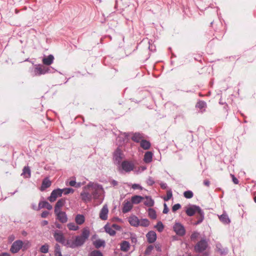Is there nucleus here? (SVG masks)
Listing matches in <instances>:
<instances>
[{
	"instance_id": "e433bc0d",
	"label": "nucleus",
	"mask_w": 256,
	"mask_h": 256,
	"mask_svg": "<svg viewBox=\"0 0 256 256\" xmlns=\"http://www.w3.org/2000/svg\"><path fill=\"white\" fill-rule=\"evenodd\" d=\"M54 256H62L60 250V247L58 244H56L54 248Z\"/></svg>"
},
{
	"instance_id": "ddd939ff",
	"label": "nucleus",
	"mask_w": 256,
	"mask_h": 256,
	"mask_svg": "<svg viewBox=\"0 0 256 256\" xmlns=\"http://www.w3.org/2000/svg\"><path fill=\"white\" fill-rule=\"evenodd\" d=\"M108 207L106 204H104L101 209L100 212V218L102 220H106L108 219Z\"/></svg>"
},
{
	"instance_id": "680f3d73",
	"label": "nucleus",
	"mask_w": 256,
	"mask_h": 256,
	"mask_svg": "<svg viewBox=\"0 0 256 256\" xmlns=\"http://www.w3.org/2000/svg\"><path fill=\"white\" fill-rule=\"evenodd\" d=\"M160 186L162 189H166L167 187V185L166 183H162L160 184Z\"/></svg>"
},
{
	"instance_id": "864d4df0",
	"label": "nucleus",
	"mask_w": 256,
	"mask_h": 256,
	"mask_svg": "<svg viewBox=\"0 0 256 256\" xmlns=\"http://www.w3.org/2000/svg\"><path fill=\"white\" fill-rule=\"evenodd\" d=\"M111 226H112V228L114 230H120L121 229L120 226L116 224H112Z\"/></svg>"
},
{
	"instance_id": "393cba45",
	"label": "nucleus",
	"mask_w": 256,
	"mask_h": 256,
	"mask_svg": "<svg viewBox=\"0 0 256 256\" xmlns=\"http://www.w3.org/2000/svg\"><path fill=\"white\" fill-rule=\"evenodd\" d=\"M219 218L220 220L224 224H228L230 222V220L228 216L226 214H223L219 216Z\"/></svg>"
},
{
	"instance_id": "774afa93",
	"label": "nucleus",
	"mask_w": 256,
	"mask_h": 256,
	"mask_svg": "<svg viewBox=\"0 0 256 256\" xmlns=\"http://www.w3.org/2000/svg\"><path fill=\"white\" fill-rule=\"evenodd\" d=\"M82 186V184L80 182H78V183H76V188H79L80 187V186Z\"/></svg>"
},
{
	"instance_id": "8fccbe9b",
	"label": "nucleus",
	"mask_w": 256,
	"mask_h": 256,
	"mask_svg": "<svg viewBox=\"0 0 256 256\" xmlns=\"http://www.w3.org/2000/svg\"><path fill=\"white\" fill-rule=\"evenodd\" d=\"M181 208V206L179 204H175L172 208V210L175 212L177 210H179Z\"/></svg>"
},
{
	"instance_id": "4c0bfd02",
	"label": "nucleus",
	"mask_w": 256,
	"mask_h": 256,
	"mask_svg": "<svg viewBox=\"0 0 256 256\" xmlns=\"http://www.w3.org/2000/svg\"><path fill=\"white\" fill-rule=\"evenodd\" d=\"M49 246L48 244L42 245L40 248V252L42 253L46 254L48 252Z\"/></svg>"
},
{
	"instance_id": "c85d7f7f",
	"label": "nucleus",
	"mask_w": 256,
	"mask_h": 256,
	"mask_svg": "<svg viewBox=\"0 0 256 256\" xmlns=\"http://www.w3.org/2000/svg\"><path fill=\"white\" fill-rule=\"evenodd\" d=\"M93 244L96 248H98L101 246H104L105 245V242L104 240L98 239L93 242Z\"/></svg>"
},
{
	"instance_id": "69168bd1",
	"label": "nucleus",
	"mask_w": 256,
	"mask_h": 256,
	"mask_svg": "<svg viewBox=\"0 0 256 256\" xmlns=\"http://www.w3.org/2000/svg\"><path fill=\"white\" fill-rule=\"evenodd\" d=\"M0 256H10V255L8 252H2L0 254Z\"/></svg>"
},
{
	"instance_id": "39448f33",
	"label": "nucleus",
	"mask_w": 256,
	"mask_h": 256,
	"mask_svg": "<svg viewBox=\"0 0 256 256\" xmlns=\"http://www.w3.org/2000/svg\"><path fill=\"white\" fill-rule=\"evenodd\" d=\"M86 240L81 237L80 236H76L75 240L71 244L68 242H67V245L70 246L72 248H74L76 247L80 246L84 244Z\"/></svg>"
},
{
	"instance_id": "f704fd0d",
	"label": "nucleus",
	"mask_w": 256,
	"mask_h": 256,
	"mask_svg": "<svg viewBox=\"0 0 256 256\" xmlns=\"http://www.w3.org/2000/svg\"><path fill=\"white\" fill-rule=\"evenodd\" d=\"M22 174L26 176V178H30V170L28 166H24V168Z\"/></svg>"
},
{
	"instance_id": "b1692460",
	"label": "nucleus",
	"mask_w": 256,
	"mask_h": 256,
	"mask_svg": "<svg viewBox=\"0 0 256 256\" xmlns=\"http://www.w3.org/2000/svg\"><path fill=\"white\" fill-rule=\"evenodd\" d=\"M130 248V243L126 240L123 241L120 244V250L124 252L128 251Z\"/></svg>"
},
{
	"instance_id": "473e14b6",
	"label": "nucleus",
	"mask_w": 256,
	"mask_h": 256,
	"mask_svg": "<svg viewBox=\"0 0 256 256\" xmlns=\"http://www.w3.org/2000/svg\"><path fill=\"white\" fill-rule=\"evenodd\" d=\"M51 185V182L47 178H45L44 180L42 182V185L41 186V190H44L46 188H49Z\"/></svg>"
},
{
	"instance_id": "2eb2a0df",
	"label": "nucleus",
	"mask_w": 256,
	"mask_h": 256,
	"mask_svg": "<svg viewBox=\"0 0 256 256\" xmlns=\"http://www.w3.org/2000/svg\"><path fill=\"white\" fill-rule=\"evenodd\" d=\"M148 241L149 243L154 242L156 239V233L154 231L149 232L146 235Z\"/></svg>"
},
{
	"instance_id": "c9c22d12",
	"label": "nucleus",
	"mask_w": 256,
	"mask_h": 256,
	"mask_svg": "<svg viewBox=\"0 0 256 256\" xmlns=\"http://www.w3.org/2000/svg\"><path fill=\"white\" fill-rule=\"evenodd\" d=\"M67 227L70 230H77L79 227L74 222H70L67 224Z\"/></svg>"
},
{
	"instance_id": "4be33fe9",
	"label": "nucleus",
	"mask_w": 256,
	"mask_h": 256,
	"mask_svg": "<svg viewBox=\"0 0 256 256\" xmlns=\"http://www.w3.org/2000/svg\"><path fill=\"white\" fill-rule=\"evenodd\" d=\"M144 200V197L140 196H134L132 197L131 202L132 204H138Z\"/></svg>"
},
{
	"instance_id": "bf43d9fd",
	"label": "nucleus",
	"mask_w": 256,
	"mask_h": 256,
	"mask_svg": "<svg viewBox=\"0 0 256 256\" xmlns=\"http://www.w3.org/2000/svg\"><path fill=\"white\" fill-rule=\"evenodd\" d=\"M146 169V166H141L138 168V171L140 172Z\"/></svg>"
},
{
	"instance_id": "3c124183",
	"label": "nucleus",
	"mask_w": 256,
	"mask_h": 256,
	"mask_svg": "<svg viewBox=\"0 0 256 256\" xmlns=\"http://www.w3.org/2000/svg\"><path fill=\"white\" fill-rule=\"evenodd\" d=\"M16 238V236L14 234H10L8 238V242L12 243Z\"/></svg>"
},
{
	"instance_id": "338daca9",
	"label": "nucleus",
	"mask_w": 256,
	"mask_h": 256,
	"mask_svg": "<svg viewBox=\"0 0 256 256\" xmlns=\"http://www.w3.org/2000/svg\"><path fill=\"white\" fill-rule=\"evenodd\" d=\"M56 226L58 228H62V225L59 224H56Z\"/></svg>"
},
{
	"instance_id": "e2e57ef3",
	"label": "nucleus",
	"mask_w": 256,
	"mask_h": 256,
	"mask_svg": "<svg viewBox=\"0 0 256 256\" xmlns=\"http://www.w3.org/2000/svg\"><path fill=\"white\" fill-rule=\"evenodd\" d=\"M204 184L205 186H210V182L209 180H204Z\"/></svg>"
},
{
	"instance_id": "5701e85b",
	"label": "nucleus",
	"mask_w": 256,
	"mask_h": 256,
	"mask_svg": "<svg viewBox=\"0 0 256 256\" xmlns=\"http://www.w3.org/2000/svg\"><path fill=\"white\" fill-rule=\"evenodd\" d=\"M132 139L133 141L136 142H140L142 140L144 139L143 135L140 133H135L132 136Z\"/></svg>"
},
{
	"instance_id": "a19ab883",
	"label": "nucleus",
	"mask_w": 256,
	"mask_h": 256,
	"mask_svg": "<svg viewBox=\"0 0 256 256\" xmlns=\"http://www.w3.org/2000/svg\"><path fill=\"white\" fill-rule=\"evenodd\" d=\"M184 196L186 198H191L194 196V194L191 190H187L184 193Z\"/></svg>"
},
{
	"instance_id": "c03bdc74",
	"label": "nucleus",
	"mask_w": 256,
	"mask_h": 256,
	"mask_svg": "<svg viewBox=\"0 0 256 256\" xmlns=\"http://www.w3.org/2000/svg\"><path fill=\"white\" fill-rule=\"evenodd\" d=\"M155 228L159 232H161L163 230L164 226L161 222H158L157 224L155 226Z\"/></svg>"
},
{
	"instance_id": "9b49d317",
	"label": "nucleus",
	"mask_w": 256,
	"mask_h": 256,
	"mask_svg": "<svg viewBox=\"0 0 256 256\" xmlns=\"http://www.w3.org/2000/svg\"><path fill=\"white\" fill-rule=\"evenodd\" d=\"M62 196V192L60 188H58L52 191L50 196L48 198V200L50 202H54L56 199Z\"/></svg>"
},
{
	"instance_id": "f8f14e48",
	"label": "nucleus",
	"mask_w": 256,
	"mask_h": 256,
	"mask_svg": "<svg viewBox=\"0 0 256 256\" xmlns=\"http://www.w3.org/2000/svg\"><path fill=\"white\" fill-rule=\"evenodd\" d=\"M57 219L62 223H66L68 221V218L66 213L61 210L54 212Z\"/></svg>"
},
{
	"instance_id": "423d86ee",
	"label": "nucleus",
	"mask_w": 256,
	"mask_h": 256,
	"mask_svg": "<svg viewBox=\"0 0 256 256\" xmlns=\"http://www.w3.org/2000/svg\"><path fill=\"white\" fill-rule=\"evenodd\" d=\"M208 246V242L205 240H202L196 244L194 250L198 252H202L206 249Z\"/></svg>"
},
{
	"instance_id": "cd10ccee",
	"label": "nucleus",
	"mask_w": 256,
	"mask_h": 256,
	"mask_svg": "<svg viewBox=\"0 0 256 256\" xmlns=\"http://www.w3.org/2000/svg\"><path fill=\"white\" fill-rule=\"evenodd\" d=\"M90 234V230L88 228L86 227L83 228L82 234L80 236L85 240H86L88 238Z\"/></svg>"
},
{
	"instance_id": "052dcab7",
	"label": "nucleus",
	"mask_w": 256,
	"mask_h": 256,
	"mask_svg": "<svg viewBox=\"0 0 256 256\" xmlns=\"http://www.w3.org/2000/svg\"><path fill=\"white\" fill-rule=\"evenodd\" d=\"M232 181L235 184H238V180L234 176H232Z\"/></svg>"
},
{
	"instance_id": "f257e3e1",
	"label": "nucleus",
	"mask_w": 256,
	"mask_h": 256,
	"mask_svg": "<svg viewBox=\"0 0 256 256\" xmlns=\"http://www.w3.org/2000/svg\"><path fill=\"white\" fill-rule=\"evenodd\" d=\"M104 192V188L101 184L90 182L82 187L80 194V198L84 204L90 203L92 200H98L102 203Z\"/></svg>"
},
{
	"instance_id": "603ef678",
	"label": "nucleus",
	"mask_w": 256,
	"mask_h": 256,
	"mask_svg": "<svg viewBox=\"0 0 256 256\" xmlns=\"http://www.w3.org/2000/svg\"><path fill=\"white\" fill-rule=\"evenodd\" d=\"M132 188L134 190H136V189L142 190V187L140 184H133L132 186Z\"/></svg>"
},
{
	"instance_id": "aec40b11",
	"label": "nucleus",
	"mask_w": 256,
	"mask_h": 256,
	"mask_svg": "<svg viewBox=\"0 0 256 256\" xmlns=\"http://www.w3.org/2000/svg\"><path fill=\"white\" fill-rule=\"evenodd\" d=\"M54 57L52 55L50 54L47 57H44L42 59V62L46 66L50 65L54 62Z\"/></svg>"
},
{
	"instance_id": "f03ea898",
	"label": "nucleus",
	"mask_w": 256,
	"mask_h": 256,
	"mask_svg": "<svg viewBox=\"0 0 256 256\" xmlns=\"http://www.w3.org/2000/svg\"><path fill=\"white\" fill-rule=\"evenodd\" d=\"M124 156L122 152L118 148L113 154V160L115 164L120 166L122 160L124 158Z\"/></svg>"
},
{
	"instance_id": "f3484780",
	"label": "nucleus",
	"mask_w": 256,
	"mask_h": 256,
	"mask_svg": "<svg viewBox=\"0 0 256 256\" xmlns=\"http://www.w3.org/2000/svg\"><path fill=\"white\" fill-rule=\"evenodd\" d=\"M42 208H46L48 210H50L52 209V206L48 202L42 201L39 202L38 206V208L36 209V210H40V209H41Z\"/></svg>"
},
{
	"instance_id": "a211bd4d",
	"label": "nucleus",
	"mask_w": 256,
	"mask_h": 256,
	"mask_svg": "<svg viewBox=\"0 0 256 256\" xmlns=\"http://www.w3.org/2000/svg\"><path fill=\"white\" fill-rule=\"evenodd\" d=\"M66 204V200L64 198L60 199L56 203L54 206V212H58V210H61V208Z\"/></svg>"
},
{
	"instance_id": "de8ad7c7",
	"label": "nucleus",
	"mask_w": 256,
	"mask_h": 256,
	"mask_svg": "<svg viewBox=\"0 0 256 256\" xmlns=\"http://www.w3.org/2000/svg\"><path fill=\"white\" fill-rule=\"evenodd\" d=\"M146 183L149 186H152V184H154V179L152 178L150 176V177H148V180H146Z\"/></svg>"
},
{
	"instance_id": "bb28decb",
	"label": "nucleus",
	"mask_w": 256,
	"mask_h": 256,
	"mask_svg": "<svg viewBox=\"0 0 256 256\" xmlns=\"http://www.w3.org/2000/svg\"><path fill=\"white\" fill-rule=\"evenodd\" d=\"M105 231L108 233L110 236H114L116 234V231L108 224H106L104 226Z\"/></svg>"
},
{
	"instance_id": "9d476101",
	"label": "nucleus",
	"mask_w": 256,
	"mask_h": 256,
	"mask_svg": "<svg viewBox=\"0 0 256 256\" xmlns=\"http://www.w3.org/2000/svg\"><path fill=\"white\" fill-rule=\"evenodd\" d=\"M53 236L56 241L62 244H65V238L62 231L54 230Z\"/></svg>"
},
{
	"instance_id": "a878e982",
	"label": "nucleus",
	"mask_w": 256,
	"mask_h": 256,
	"mask_svg": "<svg viewBox=\"0 0 256 256\" xmlns=\"http://www.w3.org/2000/svg\"><path fill=\"white\" fill-rule=\"evenodd\" d=\"M146 200L144 202V204L147 206L151 207L154 205V200L151 197L148 196H146L144 198Z\"/></svg>"
},
{
	"instance_id": "49530a36",
	"label": "nucleus",
	"mask_w": 256,
	"mask_h": 256,
	"mask_svg": "<svg viewBox=\"0 0 256 256\" xmlns=\"http://www.w3.org/2000/svg\"><path fill=\"white\" fill-rule=\"evenodd\" d=\"M172 192L170 190H168L166 193V196L164 198V201H168L172 198Z\"/></svg>"
},
{
	"instance_id": "412c9836",
	"label": "nucleus",
	"mask_w": 256,
	"mask_h": 256,
	"mask_svg": "<svg viewBox=\"0 0 256 256\" xmlns=\"http://www.w3.org/2000/svg\"><path fill=\"white\" fill-rule=\"evenodd\" d=\"M85 218L84 215L78 214L76 216L75 222L77 224L81 225L84 223Z\"/></svg>"
},
{
	"instance_id": "58836bf2",
	"label": "nucleus",
	"mask_w": 256,
	"mask_h": 256,
	"mask_svg": "<svg viewBox=\"0 0 256 256\" xmlns=\"http://www.w3.org/2000/svg\"><path fill=\"white\" fill-rule=\"evenodd\" d=\"M61 190H62V194L64 193L66 195L70 193H73L74 191V189H72V188H62V189H61Z\"/></svg>"
},
{
	"instance_id": "4d7b16f0",
	"label": "nucleus",
	"mask_w": 256,
	"mask_h": 256,
	"mask_svg": "<svg viewBox=\"0 0 256 256\" xmlns=\"http://www.w3.org/2000/svg\"><path fill=\"white\" fill-rule=\"evenodd\" d=\"M169 211V209L168 208L166 204H164V208L163 210V213L164 214H167Z\"/></svg>"
},
{
	"instance_id": "4468645a",
	"label": "nucleus",
	"mask_w": 256,
	"mask_h": 256,
	"mask_svg": "<svg viewBox=\"0 0 256 256\" xmlns=\"http://www.w3.org/2000/svg\"><path fill=\"white\" fill-rule=\"evenodd\" d=\"M133 206L131 202L125 200L123 204L122 211L124 213H126L130 212Z\"/></svg>"
},
{
	"instance_id": "72a5a7b5",
	"label": "nucleus",
	"mask_w": 256,
	"mask_h": 256,
	"mask_svg": "<svg viewBox=\"0 0 256 256\" xmlns=\"http://www.w3.org/2000/svg\"><path fill=\"white\" fill-rule=\"evenodd\" d=\"M148 212L150 218L154 220L156 218V212L152 208H149L148 210Z\"/></svg>"
},
{
	"instance_id": "13d9d810",
	"label": "nucleus",
	"mask_w": 256,
	"mask_h": 256,
	"mask_svg": "<svg viewBox=\"0 0 256 256\" xmlns=\"http://www.w3.org/2000/svg\"><path fill=\"white\" fill-rule=\"evenodd\" d=\"M110 184L113 186H116L118 184V182L114 180L110 181Z\"/></svg>"
},
{
	"instance_id": "0e129e2a",
	"label": "nucleus",
	"mask_w": 256,
	"mask_h": 256,
	"mask_svg": "<svg viewBox=\"0 0 256 256\" xmlns=\"http://www.w3.org/2000/svg\"><path fill=\"white\" fill-rule=\"evenodd\" d=\"M48 224V222L47 220H43L41 224L42 226H44Z\"/></svg>"
},
{
	"instance_id": "ea45409f",
	"label": "nucleus",
	"mask_w": 256,
	"mask_h": 256,
	"mask_svg": "<svg viewBox=\"0 0 256 256\" xmlns=\"http://www.w3.org/2000/svg\"><path fill=\"white\" fill-rule=\"evenodd\" d=\"M90 256H103V254L102 252L98 250H92L89 254Z\"/></svg>"
},
{
	"instance_id": "2f4dec72",
	"label": "nucleus",
	"mask_w": 256,
	"mask_h": 256,
	"mask_svg": "<svg viewBox=\"0 0 256 256\" xmlns=\"http://www.w3.org/2000/svg\"><path fill=\"white\" fill-rule=\"evenodd\" d=\"M197 218L198 220L194 224L195 225L200 224L204 219V212L202 210L198 214Z\"/></svg>"
},
{
	"instance_id": "0eeeda50",
	"label": "nucleus",
	"mask_w": 256,
	"mask_h": 256,
	"mask_svg": "<svg viewBox=\"0 0 256 256\" xmlns=\"http://www.w3.org/2000/svg\"><path fill=\"white\" fill-rule=\"evenodd\" d=\"M174 230L176 234L183 236L185 234L186 230L184 226L180 222H176L173 226Z\"/></svg>"
},
{
	"instance_id": "dca6fc26",
	"label": "nucleus",
	"mask_w": 256,
	"mask_h": 256,
	"mask_svg": "<svg viewBox=\"0 0 256 256\" xmlns=\"http://www.w3.org/2000/svg\"><path fill=\"white\" fill-rule=\"evenodd\" d=\"M128 221L132 226H138L140 225V220L135 216H130L128 218Z\"/></svg>"
},
{
	"instance_id": "5fc2aeb1",
	"label": "nucleus",
	"mask_w": 256,
	"mask_h": 256,
	"mask_svg": "<svg viewBox=\"0 0 256 256\" xmlns=\"http://www.w3.org/2000/svg\"><path fill=\"white\" fill-rule=\"evenodd\" d=\"M76 181L75 180H71L69 182V184H68V185L71 186H74V187H76Z\"/></svg>"
},
{
	"instance_id": "6e6552de",
	"label": "nucleus",
	"mask_w": 256,
	"mask_h": 256,
	"mask_svg": "<svg viewBox=\"0 0 256 256\" xmlns=\"http://www.w3.org/2000/svg\"><path fill=\"white\" fill-rule=\"evenodd\" d=\"M202 210L200 206L192 205L186 208V212L188 216H191L196 214H198L200 211Z\"/></svg>"
},
{
	"instance_id": "20e7f679",
	"label": "nucleus",
	"mask_w": 256,
	"mask_h": 256,
	"mask_svg": "<svg viewBox=\"0 0 256 256\" xmlns=\"http://www.w3.org/2000/svg\"><path fill=\"white\" fill-rule=\"evenodd\" d=\"M24 246V242L22 240H16L12 244L10 251L12 254L18 252Z\"/></svg>"
},
{
	"instance_id": "37998d69",
	"label": "nucleus",
	"mask_w": 256,
	"mask_h": 256,
	"mask_svg": "<svg viewBox=\"0 0 256 256\" xmlns=\"http://www.w3.org/2000/svg\"><path fill=\"white\" fill-rule=\"evenodd\" d=\"M150 224V222L147 219H142L140 220V225L143 226H148Z\"/></svg>"
},
{
	"instance_id": "6e6d98bb",
	"label": "nucleus",
	"mask_w": 256,
	"mask_h": 256,
	"mask_svg": "<svg viewBox=\"0 0 256 256\" xmlns=\"http://www.w3.org/2000/svg\"><path fill=\"white\" fill-rule=\"evenodd\" d=\"M49 212L48 211H44L41 214V216L43 218H45L47 217V216L48 215Z\"/></svg>"
},
{
	"instance_id": "c756f323",
	"label": "nucleus",
	"mask_w": 256,
	"mask_h": 256,
	"mask_svg": "<svg viewBox=\"0 0 256 256\" xmlns=\"http://www.w3.org/2000/svg\"><path fill=\"white\" fill-rule=\"evenodd\" d=\"M216 248L218 252L222 255H224L228 252V249L226 248H222L220 244H216Z\"/></svg>"
},
{
	"instance_id": "6ab92c4d",
	"label": "nucleus",
	"mask_w": 256,
	"mask_h": 256,
	"mask_svg": "<svg viewBox=\"0 0 256 256\" xmlns=\"http://www.w3.org/2000/svg\"><path fill=\"white\" fill-rule=\"evenodd\" d=\"M153 153L152 152H146L144 155V161L145 163L149 164L152 162L153 157Z\"/></svg>"
},
{
	"instance_id": "a18cd8bd",
	"label": "nucleus",
	"mask_w": 256,
	"mask_h": 256,
	"mask_svg": "<svg viewBox=\"0 0 256 256\" xmlns=\"http://www.w3.org/2000/svg\"><path fill=\"white\" fill-rule=\"evenodd\" d=\"M153 249H154V246L152 245L148 246L147 247V248L144 252L145 256H148L149 255H150V254H151V252Z\"/></svg>"
},
{
	"instance_id": "79ce46f5",
	"label": "nucleus",
	"mask_w": 256,
	"mask_h": 256,
	"mask_svg": "<svg viewBox=\"0 0 256 256\" xmlns=\"http://www.w3.org/2000/svg\"><path fill=\"white\" fill-rule=\"evenodd\" d=\"M196 106L200 110H202L206 106V103L204 101H199L196 104Z\"/></svg>"
},
{
	"instance_id": "09e8293b",
	"label": "nucleus",
	"mask_w": 256,
	"mask_h": 256,
	"mask_svg": "<svg viewBox=\"0 0 256 256\" xmlns=\"http://www.w3.org/2000/svg\"><path fill=\"white\" fill-rule=\"evenodd\" d=\"M199 236V233L198 232H193L190 236V238L192 240H194Z\"/></svg>"
},
{
	"instance_id": "7c9ffc66",
	"label": "nucleus",
	"mask_w": 256,
	"mask_h": 256,
	"mask_svg": "<svg viewBox=\"0 0 256 256\" xmlns=\"http://www.w3.org/2000/svg\"><path fill=\"white\" fill-rule=\"evenodd\" d=\"M140 146L144 150H148L150 147V143L145 140H142L140 142Z\"/></svg>"
},
{
	"instance_id": "7ed1b4c3",
	"label": "nucleus",
	"mask_w": 256,
	"mask_h": 256,
	"mask_svg": "<svg viewBox=\"0 0 256 256\" xmlns=\"http://www.w3.org/2000/svg\"><path fill=\"white\" fill-rule=\"evenodd\" d=\"M50 68H46L42 65H36L32 73L33 76H40L44 74L49 72Z\"/></svg>"
},
{
	"instance_id": "1a4fd4ad",
	"label": "nucleus",
	"mask_w": 256,
	"mask_h": 256,
	"mask_svg": "<svg viewBox=\"0 0 256 256\" xmlns=\"http://www.w3.org/2000/svg\"><path fill=\"white\" fill-rule=\"evenodd\" d=\"M121 167L123 170L126 172H130L133 170L134 164L132 162L124 160L121 163Z\"/></svg>"
}]
</instances>
